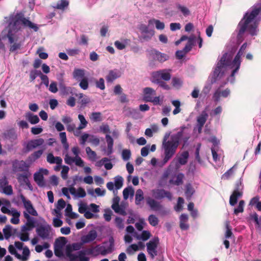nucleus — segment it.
Listing matches in <instances>:
<instances>
[{
	"mask_svg": "<svg viewBox=\"0 0 261 261\" xmlns=\"http://www.w3.org/2000/svg\"><path fill=\"white\" fill-rule=\"evenodd\" d=\"M8 25L2 32L0 37V49H4V44L2 39H8L11 44L10 51H15L22 46L24 41V36L22 33V26L28 27L35 32L37 31V25L29 19L24 18L21 14L17 13L5 17Z\"/></svg>",
	"mask_w": 261,
	"mask_h": 261,
	"instance_id": "obj_1",
	"label": "nucleus"
},
{
	"mask_svg": "<svg viewBox=\"0 0 261 261\" xmlns=\"http://www.w3.org/2000/svg\"><path fill=\"white\" fill-rule=\"evenodd\" d=\"M247 43H244L241 47L237 54L233 59L236 48H233L231 51L225 53L220 60L217 63V66L212 74V82H215L219 78L228 71L231 70V74L227 79L231 83L234 81V75L240 69L242 62L241 57L244 55L247 47Z\"/></svg>",
	"mask_w": 261,
	"mask_h": 261,
	"instance_id": "obj_2",
	"label": "nucleus"
},
{
	"mask_svg": "<svg viewBox=\"0 0 261 261\" xmlns=\"http://www.w3.org/2000/svg\"><path fill=\"white\" fill-rule=\"evenodd\" d=\"M260 15L261 4L260 3L253 5L248 10L238 25V41H242V35L245 32H248L252 36L257 35V26L261 19Z\"/></svg>",
	"mask_w": 261,
	"mask_h": 261,
	"instance_id": "obj_3",
	"label": "nucleus"
},
{
	"mask_svg": "<svg viewBox=\"0 0 261 261\" xmlns=\"http://www.w3.org/2000/svg\"><path fill=\"white\" fill-rule=\"evenodd\" d=\"M186 127L182 126L180 130L176 134L171 136L170 140H167L170 133H166L164 137L162 148L164 150V158L162 161V164H166L175 154L176 149L179 144L180 141L183 136L184 130Z\"/></svg>",
	"mask_w": 261,
	"mask_h": 261,
	"instance_id": "obj_4",
	"label": "nucleus"
},
{
	"mask_svg": "<svg viewBox=\"0 0 261 261\" xmlns=\"http://www.w3.org/2000/svg\"><path fill=\"white\" fill-rule=\"evenodd\" d=\"M59 137L63 144V147L66 151L64 152L65 155L64 162L69 165H72L74 164L76 166L83 167L84 166V161L79 156L80 150L77 146H74L71 148V151L74 155L72 156L68 152L69 149V144L67 141L66 134L65 132H61Z\"/></svg>",
	"mask_w": 261,
	"mask_h": 261,
	"instance_id": "obj_5",
	"label": "nucleus"
},
{
	"mask_svg": "<svg viewBox=\"0 0 261 261\" xmlns=\"http://www.w3.org/2000/svg\"><path fill=\"white\" fill-rule=\"evenodd\" d=\"M114 250V240L113 238L109 239L108 242H105L102 244L96 245L89 248L87 251L88 254L94 256L101 255L106 256L113 252Z\"/></svg>",
	"mask_w": 261,
	"mask_h": 261,
	"instance_id": "obj_6",
	"label": "nucleus"
},
{
	"mask_svg": "<svg viewBox=\"0 0 261 261\" xmlns=\"http://www.w3.org/2000/svg\"><path fill=\"white\" fill-rule=\"evenodd\" d=\"M155 91L150 87L143 89V99L146 102H150L154 105H161L163 102V96H155Z\"/></svg>",
	"mask_w": 261,
	"mask_h": 261,
	"instance_id": "obj_7",
	"label": "nucleus"
},
{
	"mask_svg": "<svg viewBox=\"0 0 261 261\" xmlns=\"http://www.w3.org/2000/svg\"><path fill=\"white\" fill-rule=\"evenodd\" d=\"M37 235L43 240H49L53 238V232L50 225H42L36 228Z\"/></svg>",
	"mask_w": 261,
	"mask_h": 261,
	"instance_id": "obj_8",
	"label": "nucleus"
},
{
	"mask_svg": "<svg viewBox=\"0 0 261 261\" xmlns=\"http://www.w3.org/2000/svg\"><path fill=\"white\" fill-rule=\"evenodd\" d=\"M8 250L11 254L14 255L17 259L21 261H27L30 256V251L27 246H24L23 248L22 255L19 254L16 251L15 247L12 245H10L9 246Z\"/></svg>",
	"mask_w": 261,
	"mask_h": 261,
	"instance_id": "obj_9",
	"label": "nucleus"
},
{
	"mask_svg": "<svg viewBox=\"0 0 261 261\" xmlns=\"http://www.w3.org/2000/svg\"><path fill=\"white\" fill-rule=\"evenodd\" d=\"M189 156V154L188 151H185L182 152L172 161V162L171 163L169 168L173 164H175L176 169H178L180 167V165H184L187 164Z\"/></svg>",
	"mask_w": 261,
	"mask_h": 261,
	"instance_id": "obj_10",
	"label": "nucleus"
},
{
	"mask_svg": "<svg viewBox=\"0 0 261 261\" xmlns=\"http://www.w3.org/2000/svg\"><path fill=\"white\" fill-rule=\"evenodd\" d=\"M159 244V239L153 238L150 240L147 244V251L152 259H153L158 254L157 247Z\"/></svg>",
	"mask_w": 261,
	"mask_h": 261,
	"instance_id": "obj_11",
	"label": "nucleus"
},
{
	"mask_svg": "<svg viewBox=\"0 0 261 261\" xmlns=\"http://www.w3.org/2000/svg\"><path fill=\"white\" fill-rule=\"evenodd\" d=\"M170 70H161L152 73L151 80H156V81H169L171 79Z\"/></svg>",
	"mask_w": 261,
	"mask_h": 261,
	"instance_id": "obj_12",
	"label": "nucleus"
},
{
	"mask_svg": "<svg viewBox=\"0 0 261 261\" xmlns=\"http://www.w3.org/2000/svg\"><path fill=\"white\" fill-rule=\"evenodd\" d=\"M208 117L206 111H203L197 118V125L194 128V133L200 134L202 132V127Z\"/></svg>",
	"mask_w": 261,
	"mask_h": 261,
	"instance_id": "obj_13",
	"label": "nucleus"
},
{
	"mask_svg": "<svg viewBox=\"0 0 261 261\" xmlns=\"http://www.w3.org/2000/svg\"><path fill=\"white\" fill-rule=\"evenodd\" d=\"M2 213L12 216L10 220L11 223L13 224H18L20 222L19 217L20 216V212L15 208H11L10 210H7L3 207L2 208Z\"/></svg>",
	"mask_w": 261,
	"mask_h": 261,
	"instance_id": "obj_14",
	"label": "nucleus"
},
{
	"mask_svg": "<svg viewBox=\"0 0 261 261\" xmlns=\"http://www.w3.org/2000/svg\"><path fill=\"white\" fill-rule=\"evenodd\" d=\"M48 174V170L43 168L40 169L38 172L34 174V180L39 187H42L45 186V182L44 180L43 175H47Z\"/></svg>",
	"mask_w": 261,
	"mask_h": 261,
	"instance_id": "obj_15",
	"label": "nucleus"
},
{
	"mask_svg": "<svg viewBox=\"0 0 261 261\" xmlns=\"http://www.w3.org/2000/svg\"><path fill=\"white\" fill-rule=\"evenodd\" d=\"M21 200L23 204V206L26 210V212L29 215L34 216H37L38 213L33 207L30 200L27 199L23 196H21Z\"/></svg>",
	"mask_w": 261,
	"mask_h": 261,
	"instance_id": "obj_16",
	"label": "nucleus"
},
{
	"mask_svg": "<svg viewBox=\"0 0 261 261\" xmlns=\"http://www.w3.org/2000/svg\"><path fill=\"white\" fill-rule=\"evenodd\" d=\"M153 196L156 199H160L164 197L167 198L169 200L172 199V194L170 192L163 189H154L152 191Z\"/></svg>",
	"mask_w": 261,
	"mask_h": 261,
	"instance_id": "obj_17",
	"label": "nucleus"
},
{
	"mask_svg": "<svg viewBox=\"0 0 261 261\" xmlns=\"http://www.w3.org/2000/svg\"><path fill=\"white\" fill-rule=\"evenodd\" d=\"M12 167L14 170L19 171H28L29 166L23 161L15 160L12 163Z\"/></svg>",
	"mask_w": 261,
	"mask_h": 261,
	"instance_id": "obj_18",
	"label": "nucleus"
},
{
	"mask_svg": "<svg viewBox=\"0 0 261 261\" xmlns=\"http://www.w3.org/2000/svg\"><path fill=\"white\" fill-rule=\"evenodd\" d=\"M230 94V90L228 89H226L221 91V88H219L216 90L213 95V99L215 102H218L220 100V97H227Z\"/></svg>",
	"mask_w": 261,
	"mask_h": 261,
	"instance_id": "obj_19",
	"label": "nucleus"
},
{
	"mask_svg": "<svg viewBox=\"0 0 261 261\" xmlns=\"http://www.w3.org/2000/svg\"><path fill=\"white\" fill-rule=\"evenodd\" d=\"M97 234L95 230L90 231L86 235L82 237L81 240L84 243H88L93 241L97 237Z\"/></svg>",
	"mask_w": 261,
	"mask_h": 261,
	"instance_id": "obj_20",
	"label": "nucleus"
},
{
	"mask_svg": "<svg viewBox=\"0 0 261 261\" xmlns=\"http://www.w3.org/2000/svg\"><path fill=\"white\" fill-rule=\"evenodd\" d=\"M120 76V71L118 69H114L109 71L108 74L107 75L106 79L107 82L111 83Z\"/></svg>",
	"mask_w": 261,
	"mask_h": 261,
	"instance_id": "obj_21",
	"label": "nucleus"
},
{
	"mask_svg": "<svg viewBox=\"0 0 261 261\" xmlns=\"http://www.w3.org/2000/svg\"><path fill=\"white\" fill-rule=\"evenodd\" d=\"M44 143V140L42 138L32 140L28 142L27 147L30 150L43 145Z\"/></svg>",
	"mask_w": 261,
	"mask_h": 261,
	"instance_id": "obj_22",
	"label": "nucleus"
},
{
	"mask_svg": "<svg viewBox=\"0 0 261 261\" xmlns=\"http://www.w3.org/2000/svg\"><path fill=\"white\" fill-rule=\"evenodd\" d=\"M185 177L184 174L179 173L173 176L169 180V183L172 185L179 186L183 183V179Z\"/></svg>",
	"mask_w": 261,
	"mask_h": 261,
	"instance_id": "obj_23",
	"label": "nucleus"
},
{
	"mask_svg": "<svg viewBox=\"0 0 261 261\" xmlns=\"http://www.w3.org/2000/svg\"><path fill=\"white\" fill-rule=\"evenodd\" d=\"M133 236L138 240L146 241L150 238L151 233L149 231L143 230L141 233L135 232Z\"/></svg>",
	"mask_w": 261,
	"mask_h": 261,
	"instance_id": "obj_24",
	"label": "nucleus"
},
{
	"mask_svg": "<svg viewBox=\"0 0 261 261\" xmlns=\"http://www.w3.org/2000/svg\"><path fill=\"white\" fill-rule=\"evenodd\" d=\"M242 196V192L238 189L235 190L231 195L229 199V204L231 206H234L238 202V198Z\"/></svg>",
	"mask_w": 261,
	"mask_h": 261,
	"instance_id": "obj_25",
	"label": "nucleus"
},
{
	"mask_svg": "<svg viewBox=\"0 0 261 261\" xmlns=\"http://www.w3.org/2000/svg\"><path fill=\"white\" fill-rule=\"evenodd\" d=\"M188 220V216L187 214H182L180 215L179 217V226L181 229L186 230L189 228V225L187 223Z\"/></svg>",
	"mask_w": 261,
	"mask_h": 261,
	"instance_id": "obj_26",
	"label": "nucleus"
},
{
	"mask_svg": "<svg viewBox=\"0 0 261 261\" xmlns=\"http://www.w3.org/2000/svg\"><path fill=\"white\" fill-rule=\"evenodd\" d=\"M106 140L108 145L106 154L107 155H109L113 152L114 141L112 137L109 134H107L106 135Z\"/></svg>",
	"mask_w": 261,
	"mask_h": 261,
	"instance_id": "obj_27",
	"label": "nucleus"
},
{
	"mask_svg": "<svg viewBox=\"0 0 261 261\" xmlns=\"http://www.w3.org/2000/svg\"><path fill=\"white\" fill-rule=\"evenodd\" d=\"M139 30L141 33L148 34V36H147L144 35L143 37L144 39H146L147 38H150L154 35V31L149 30L148 27L145 24L140 25L139 27Z\"/></svg>",
	"mask_w": 261,
	"mask_h": 261,
	"instance_id": "obj_28",
	"label": "nucleus"
},
{
	"mask_svg": "<svg viewBox=\"0 0 261 261\" xmlns=\"http://www.w3.org/2000/svg\"><path fill=\"white\" fill-rule=\"evenodd\" d=\"M73 77L77 81H80L82 79H85V70L82 69H74L73 72Z\"/></svg>",
	"mask_w": 261,
	"mask_h": 261,
	"instance_id": "obj_29",
	"label": "nucleus"
},
{
	"mask_svg": "<svg viewBox=\"0 0 261 261\" xmlns=\"http://www.w3.org/2000/svg\"><path fill=\"white\" fill-rule=\"evenodd\" d=\"M46 160L47 162L51 164H62V159L60 156H54L53 153H49L47 154Z\"/></svg>",
	"mask_w": 261,
	"mask_h": 261,
	"instance_id": "obj_30",
	"label": "nucleus"
},
{
	"mask_svg": "<svg viewBox=\"0 0 261 261\" xmlns=\"http://www.w3.org/2000/svg\"><path fill=\"white\" fill-rule=\"evenodd\" d=\"M146 202L147 204L153 211H158L161 207L160 203L151 198H148L146 200Z\"/></svg>",
	"mask_w": 261,
	"mask_h": 261,
	"instance_id": "obj_31",
	"label": "nucleus"
},
{
	"mask_svg": "<svg viewBox=\"0 0 261 261\" xmlns=\"http://www.w3.org/2000/svg\"><path fill=\"white\" fill-rule=\"evenodd\" d=\"M130 41L127 39H122L120 41H116L114 43V45L116 48L119 50H122L124 49L126 46L128 44Z\"/></svg>",
	"mask_w": 261,
	"mask_h": 261,
	"instance_id": "obj_32",
	"label": "nucleus"
},
{
	"mask_svg": "<svg viewBox=\"0 0 261 261\" xmlns=\"http://www.w3.org/2000/svg\"><path fill=\"white\" fill-rule=\"evenodd\" d=\"M16 230L14 229L11 225H6L5 227L3 229V233L4 234L5 239H9Z\"/></svg>",
	"mask_w": 261,
	"mask_h": 261,
	"instance_id": "obj_33",
	"label": "nucleus"
},
{
	"mask_svg": "<svg viewBox=\"0 0 261 261\" xmlns=\"http://www.w3.org/2000/svg\"><path fill=\"white\" fill-rule=\"evenodd\" d=\"M153 24H155V28L157 30H162L165 28V24L163 22L155 19H151L149 20V25H153Z\"/></svg>",
	"mask_w": 261,
	"mask_h": 261,
	"instance_id": "obj_34",
	"label": "nucleus"
},
{
	"mask_svg": "<svg viewBox=\"0 0 261 261\" xmlns=\"http://www.w3.org/2000/svg\"><path fill=\"white\" fill-rule=\"evenodd\" d=\"M153 57L155 60L160 62H164L169 58L167 55L156 50L154 51Z\"/></svg>",
	"mask_w": 261,
	"mask_h": 261,
	"instance_id": "obj_35",
	"label": "nucleus"
},
{
	"mask_svg": "<svg viewBox=\"0 0 261 261\" xmlns=\"http://www.w3.org/2000/svg\"><path fill=\"white\" fill-rule=\"evenodd\" d=\"M43 150H39L34 152L31 155H30L28 159V161L30 163H33L36 160L40 158L43 153Z\"/></svg>",
	"mask_w": 261,
	"mask_h": 261,
	"instance_id": "obj_36",
	"label": "nucleus"
},
{
	"mask_svg": "<svg viewBox=\"0 0 261 261\" xmlns=\"http://www.w3.org/2000/svg\"><path fill=\"white\" fill-rule=\"evenodd\" d=\"M24 217L26 219L27 222L25 224L29 226H31V228H34L35 227V219L34 218L30 216L29 214H28L25 211L23 213Z\"/></svg>",
	"mask_w": 261,
	"mask_h": 261,
	"instance_id": "obj_37",
	"label": "nucleus"
},
{
	"mask_svg": "<svg viewBox=\"0 0 261 261\" xmlns=\"http://www.w3.org/2000/svg\"><path fill=\"white\" fill-rule=\"evenodd\" d=\"M134 195V190L132 187H128L125 188L123 191V196L125 200L128 199L130 196V197H133Z\"/></svg>",
	"mask_w": 261,
	"mask_h": 261,
	"instance_id": "obj_38",
	"label": "nucleus"
},
{
	"mask_svg": "<svg viewBox=\"0 0 261 261\" xmlns=\"http://www.w3.org/2000/svg\"><path fill=\"white\" fill-rule=\"evenodd\" d=\"M26 118L28 121L32 124H37L39 121V118L38 116L31 113H28L26 114Z\"/></svg>",
	"mask_w": 261,
	"mask_h": 261,
	"instance_id": "obj_39",
	"label": "nucleus"
},
{
	"mask_svg": "<svg viewBox=\"0 0 261 261\" xmlns=\"http://www.w3.org/2000/svg\"><path fill=\"white\" fill-rule=\"evenodd\" d=\"M144 199V193L141 189L137 190L135 195V203L136 205H139L141 201Z\"/></svg>",
	"mask_w": 261,
	"mask_h": 261,
	"instance_id": "obj_40",
	"label": "nucleus"
},
{
	"mask_svg": "<svg viewBox=\"0 0 261 261\" xmlns=\"http://www.w3.org/2000/svg\"><path fill=\"white\" fill-rule=\"evenodd\" d=\"M69 5V2L68 0H61L59 1L56 5L54 6V8L59 10H64L68 7Z\"/></svg>",
	"mask_w": 261,
	"mask_h": 261,
	"instance_id": "obj_41",
	"label": "nucleus"
},
{
	"mask_svg": "<svg viewBox=\"0 0 261 261\" xmlns=\"http://www.w3.org/2000/svg\"><path fill=\"white\" fill-rule=\"evenodd\" d=\"M90 119L93 122H99L102 121V116L100 112H93L90 115Z\"/></svg>",
	"mask_w": 261,
	"mask_h": 261,
	"instance_id": "obj_42",
	"label": "nucleus"
},
{
	"mask_svg": "<svg viewBox=\"0 0 261 261\" xmlns=\"http://www.w3.org/2000/svg\"><path fill=\"white\" fill-rule=\"evenodd\" d=\"M4 136L6 139H8L11 141L15 140L17 137V135L14 129L8 130L4 134Z\"/></svg>",
	"mask_w": 261,
	"mask_h": 261,
	"instance_id": "obj_43",
	"label": "nucleus"
},
{
	"mask_svg": "<svg viewBox=\"0 0 261 261\" xmlns=\"http://www.w3.org/2000/svg\"><path fill=\"white\" fill-rule=\"evenodd\" d=\"M173 106L175 107L174 110L173 111V114L176 115L179 113L181 110L180 108L181 103L178 100H173L171 101Z\"/></svg>",
	"mask_w": 261,
	"mask_h": 261,
	"instance_id": "obj_44",
	"label": "nucleus"
},
{
	"mask_svg": "<svg viewBox=\"0 0 261 261\" xmlns=\"http://www.w3.org/2000/svg\"><path fill=\"white\" fill-rule=\"evenodd\" d=\"M86 195V192L83 188L80 187L77 190L75 188L74 194H73L75 198H83Z\"/></svg>",
	"mask_w": 261,
	"mask_h": 261,
	"instance_id": "obj_45",
	"label": "nucleus"
},
{
	"mask_svg": "<svg viewBox=\"0 0 261 261\" xmlns=\"http://www.w3.org/2000/svg\"><path fill=\"white\" fill-rule=\"evenodd\" d=\"M66 205L65 201L63 199H59L56 204V209L55 210L57 214H59L61 210L64 208Z\"/></svg>",
	"mask_w": 261,
	"mask_h": 261,
	"instance_id": "obj_46",
	"label": "nucleus"
},
{
	"mask_svg": "<svg viewBox=\"0 0 261 261\" xmlns=\"http://www.w3.org/2000/svg\"><path fill=\"white\" fill-rule=\"evenodd\" d=\"M86 152L90 160L95 161L97 156L96 153L95 151L92 150L90 147L86 148Z\"/></svg>",
	"mask_w": 261,
	"mask_h": 261,
	"instance_id": "obj_47",
	"label": "nucleus"
},
{
	"mask_svg": "<svg viewBox=\"0 0 261 261\" xmlns=\"http://www.w3.org/2000/svg\"><path fill=\"white\" fill-rule=\"evenodd\" d=\"M123 179L120 176H117L114 178V185L116 189H120L123 185Z\"/></svg>",
	"mask_w": 261,
	"mask_h": 261,
	"instance_id": "obj_48",
	"label": "nucleus"
},
{
	"mask_svg": "<svg viewBox=\"0 0 261 261\" xmlns=\"http://www.w3.org/2000/svg\"><path fill=\"white\" fill-rule=\"evenodd\" d=\"M1 193L4 194L8 196H11L13 193V188L11 185H8L0 190Z\"/></svg>",
	"mask_w": 261,
	"mask_h": 261,
	"instance_id": "obj_49",
	"label": "nucleus"
},
{
	"mask_svg": "<svg viewBox=\"0 0 261 261\" xmlns=\"http://www.w3.org/2000/svg\"><path fill=\"white\" fill-rule=\"evenodd\" d=\"M82 247V244L79 243H73L67 247L66 250L72 252L73 251L79 250Z\"/></svg>",
	"mask_w": 261,
	"mask_h": 261,
	"instance_id": "obj_50",
	"label": "nucleus"
},
{
	"mask_svg": "<svg viewBox=\"0 0 261 261\" xmlns=\"http://www.w3.org/2000/svg\"><path fill=\"white\" fill-rule=\"evenodd\" d=\"M66 255L69 258V261H78L79 252L73 253L71 251L66 250Z\"/></svg>",
	"mask_w": 261,
	"mask_h": 261,
	"instance_id": "obj_51",
	"label": "nucleus"
},
{
	"mask_svg": "<svg viewBox=\"0 0 261 261\" xmlns=\"http://www.w3.org/2000/svg\"><path fill=\"white\" fill-rule=\"evenodd\" d=\"M122 159L124 161H128L131 156V151L129 149H123L121 153Z\"/></svg>",
	"mask_w": 261,
	"mask_h": 261,
	"instance_id": "obj_52",
	"label": "nucleus"
},
{
	"mask_svg": "<svg viewBox=\"0 0 261 261\" xmlns=\"http://www.w3.org/2000/svg\"><path fill=\"white\" fill-rule=\"evenodd\" d=\"M194 190L191 184H188L186 187L185 194L188 199H190L193 194Z\"/></svg>",
	"mask_w": 261,
	"mask_h": 261,
	"instance_id": "obj_53",
	"label": "nucleus"
},
{
	"mask_svg": "<svg viewBox=\"0 0 261 261\" xmlns=\"http://www.w3.org/2000/svg\"><path fill=\"white\" fill-rule=\"evenodd\" d=\"M172 83L173 87L178 89L181 87L182 81L180 78L174 77L172 80Z\"/></svg>",
	"mask_w": 261,
	"mask_h": 261,
	"instance_id": "obj_54",
	"label": "nucleus"
},
{
	"mask_svg": "<svg viewBox=\"0 0 261 261\" xmlns=\"http://www.w3.org/2000/svg\"><path fill=\"white\" fill-rule=\"evenodd\" d=\"M250 218L254 221L258 227L261 228V217H258L257 214L254 213L250 215Z\"/></svg>",
	"mask_w": 261,
	"mask_h": 261,
	"instance_id": "obj_55",
	"label": "nucleus"
},
{
	"mask_svg": "<svg viewBox=\"0 0 261 261\" xmlns=\"http://www.w3.org/2000/svg\"><path fill=\"white\" fill-rule=\"evenodd\" d=\"M78 118L80 121V124L79 125L80 126V128H85L88 124V122L86 120L85 117L82 114H79L78 115Z\"/></svg>",
	"mask_w": 261,
	"mask_h": 261,
	"instance_id": "obj_56",
	"label": "nucleus"
},
{
	"mask_svg": "<svg viewBox=\"0 0 261 261\" xmlns=\"http://www.w3.org/2000/svg\"><path fill=\"white\" fill-rule=\"evenodd\" d=\"M148 220L149 223L153 226H156L159 223L158 218L154 215H149L148 218Z\"/></svg>",
	"mask_w": 261,
	"mask_h": 261,
	"instance_id": "obj_57",
	"label": "nucleus"
},
{
	"mask_svg": "<svg viewBox=\"0 0 261 261\" xmlns=\"http://www.w3.org/2000/svg\"><path fill=\"white\" fill-rule=\"evenodd\" d=\"M115 223L116 227L119 229H123L124 228V220L120 217L115 218Z\"/></svg>",
	"mask_w": 261,
	"mask_h": 261,
	"instance_id": "obj_58",
	"label": "nucleus"
},
{
	"mask_svg": "<svg viewBox=\"0 0 261 261\" xmlns=\"http://www.w3.org/2000/svg\"><path fill=\"white\" fill-rule=\"evenodd\" d=\"M245 202L244 200H240L238 207L234 210V214L237 215L239 213H242L244 211V206Z\"/></svg>",
	"mask_w": 261,
	"mask_h": 261,
	"instance_id": "obj_59",
	"label": "nucleus"
},
{
	"mask_svg": "<svg viewBox=\"0 0 261 261\" xmlns=\"http://www.w3.org/2000/svg\"><path fill=\"white\" fill-rule=\"evenodd\" d=\"M17 179L19 182L21 184H26L29 182L28 177L27 174H19L17 176Z\"/></svg>",
	"mask_w": 261,
	"mask_h": 261,
	"instance_id": "obj_60",
	"label": "nucleus"
},
{
	"mask_svg": "<svg viewBox=\"0 0 261 261\" xmlns=\"http://www.w3.org/2000/svg\"><path fill=\"white\" fill-rule=\"evenodd\" d=\"M112 208L114 211L118 214H121V215H125V211L124 208L118 205H112Z\"/></svg>",
	"mask_w": 261,
	"mask_h": 261,
	"instance_id": "obj_61",
	"label": "nucleus"
},
{
	"mask_svg": "<svg viewBox=\"0 0 261 261\" xmlns=\"http://www.w3.org/2000/svg\"><path fill=\"white\" fill-rule=\"evenodd\" d=\"M177 8L185 16H187L190 15V12L189 9L182 5H178Z\"/></svg>",
	"mask_w": 261,
	"mask_h": 261,
	"instance_id": "obj_62",
	"label": "nucleus"
},
{
	"mask_svg": "<svg viewBox=\"0 0 261 261\" xmlns=\"http://www.w3.org/2000/svg\"><path fill=\"white\" fill-rule=\"evenodd\" d=\"M236 168V166L234 165L232 168L227 171L223 175L222 178L224 179H228L231 177L234 173V169Z\"/></svg>",
	"mask_w": 261,
	"mask_h": 261,
	"instance_id": "obj_63",
	"label": "nucleus"
},
{
	"mask_svg": "<svg viewBox=\"0 0 261 261\" xmlns=\"http://www.w3.org/2000/svg\"><path fill=\"white\" fill-rule=\"evenodd\" d=\"M79 86L83 90H87L88 88L89 83H88V79L87 77L82 79L79 81Z\"/></svg>",
	"mask_w": 261,
	"mask_h": 261,
	"instance_id": "obj_64",
	"label": "nucleus"
}]
</instances>
